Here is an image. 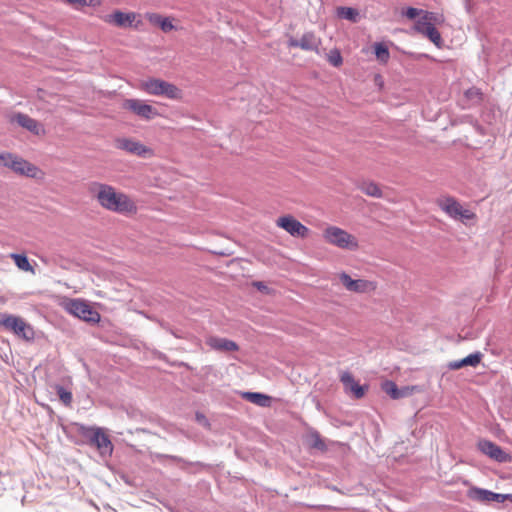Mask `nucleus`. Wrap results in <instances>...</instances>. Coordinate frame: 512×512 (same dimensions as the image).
I'll use <instances>...</instances> for the list:
<instances>
[{
    "mask_svg": "<svg viewBox=\"0 0 512 512\" xmlns=\"http://www.w3.org/2000/svg\"><path fill=\"white\" fill-rule=\"evenodd\" d=\"M436 205L453 220L461 221L464 224L477 220L476 213L462 205L455 197L449 195L440 196L436 199Z\"/></svg>",
    "mask_w": 512,
    "mask_h": 512,
    "instance_id": "nucleus-4",
    "label": "nucleus"
},
{
    "mask_svg": "<svg viewBox=\"0 0 512 512\" xmlns=\"http://www.w3.org/2000/svg\"><path fill=\"white\" fill-rule=\"evenodd\" d=\"M374 48L377 59L383 63H386L390 57L388 48L381 43H377Z\"/></svg>",
    "mask_w": 512,
    "mask_h": 512,
    "instance_id": "nucleus-26",
    "label": "nucleus"
},
{
    "mask_svg": "<svg viewBox=\"0 0 512 512\" xmlns=\"http://www.w3.org/2000/svg\"><path fill=\"white\" fill-rule=\"evenodd\" d=\"M321 45V39L313 32H306L299 39V48L306 51H318Z\"/></svg>",
    "mask_w": 512,
    "mask_h": 512,
    "instance_id": "nucleus-20",
    "label": "nucleus"
},
{
    "mask_svg": "<svg viewBox=\"0 0 512 512\" xmlns=\"http://www.w3.org/2000/svg\"><path fill=\"white\" fill-rule=\"evenodd\" d=\"M326 243L343 250L354 251L359 248L358 239L338 226H327L322 233Z\"/></svg>",
    "mask_w": 512,
    "mask_h": 512,
    "instance_id": "nucleus-5",
    "label": "nucleus"
},
{
    "mask_svg": "<svg viewBox=\"0 0 512 512\" xmlns=\"http://www.w3.org/2000/svg\"><path fill=\"white\" fill-rule=\"evenodd\" d=\"M61 306L69 314L86 322L98 323L100 321V314L83 300L65 299Z\"/></svg>",
    "mask_w": 512,
    "mask_h": 512,
    "instance_id": "nucleus-7",
    "label": "nucleus"
},
{
    "mask_svg": "<svg viewBox=\"0 0 512 512\" xmlns=\"http://www.w3.org/2000/svg\"><path fill=\"white\" fill-rule=\"evenodd\" d=\"M59 399L66 406H70L72 403V393L64 389L62 386L56 388Z\"/></svg>",
    "mask_w": 512,
    "mask_h": 512,
    "instance_id": "nucleus-31",
    "label": "nucleus"
},
{
    "mask_svg": "<svg viewBox=\"0 0 512 512\" xmlns=\"http://www.w3.org/2000/svg\"><path fill=\"white\" fill-rule=\"evenodd\" d=\"M463 367L461 360H455L448 363V368L450 370H459Z\"/></svg>",
    "mask_w": 512,
    "mask_h": 512,
    "instance_id": "nucleus-38",
    "label": "nucleus"
},
{
    "mask_svg": "<svg viewBox=\"0 0 512 512\" xmlns=\"http://www.w3.org/2000/svg\"><path fill=\"white\" fill-rule=\"evenodd\" d=\"M197 419H198L199 421H205V422H206L205 417H204V416H202V415H199V414H198V415H197Z\"/></svg>",
    "mask_w": 512,
    "mask_h": 512,
    "instance_id": "nucleus-41",
    "label": "nucleus"
},
{
    "mask_svg": "<svg viewBox=\"0 0 512 512\" xmlns=\"http://www.w3.org/2000/svg\"><path fill=\"white\" fill-rule=\"evenodd\" d=\"M340 379L346 390L351 392L355 398L359 399L365 395L366 387L359 385L349 372H344Z\"/></svg>",
    "mask_w": 512,
    "mask_h": 512,
    "instance_id": "nucleus-19",
    "label": "nucleus"
},
{
    "mask_svg": "<svg viewBox=\"0 0 512 512\" xmlns=\"http://www.w3.org/2000/svg\"><path fill=\"white\" fill-rule=\"evenodd\" d=\"M173 20L174 18L172 17H164V19L161 20L160 29L165 33L176 29V27L173 25Z\"/></svg>",
    "mask_w": 512,
    "mask_h": 512,
    "instance_id": "nucleus-34",
    "label": "nucleus"
},
{
    "mask_svg": "<svg viewBox=\"0 0 512 512\" xmlns=\"http://www.w3.org/2000/svg\"><path fill=\"white\" fill-rule=\"evenodd\" d=\"M138 15L134 12L124 13L122 11H115L112 14L106 16L105 21L112 23L117 27H131L136 21Z\"/></svg>",
    "mask_w": 512,
    "mask_h": 512,
    "instance_id": "nucleus-18",
    "label": "nucleus"
},
{
    "mask_svg": "<svg viewBox=\"0 0 512 512\" xmlns=\"http://www.w3.org/2000/svg\"><path fill=\"white\" fill-rule=\"evenodd\" d=\"M10 258L13 259V261H14L15 265L18 267V269L25 271V272H30L32 274L35 273V270H34L33 266L30 264L26 255L12 253V254H10Z\"/></svg>",
    "mask_w": 512,
    "mask_h": 512,
    "instance_id": "nucleus-22",
    "label": "nucleus"
},
{
    "mask_svg": "<svg viewBox=\"0 0 512 512\" xmlns=\"http://www.w3.org/2000/svg\"><path fill=\"white\" fill-rule=\"evenodd\" d=\"M382 390L387 393L392 399H399V388L393 381H385L382 384Z\"/></svg>",
    "mask_w": 512,
    "mask_h": 512,
    "instance_id": "nucleus-25",
    "label": "nucleus"
},
{
    "mask_svg": "<svg viewBox=\"0 0 512 512\" xmlns=\"http://www.w3.org/2000/svg\"><path fill=\"white\" fill-rule=\"evenodd\" d=\"M337 15L340 18L347 19L351 22H357L359 18V12L351 7H339L337 8Z\"/></svg>",
    "mask_w": 512,
    "mask_h": 512,
    "instance_id": "nucleus-24",
    "label": "nucleus"
},
{
    "mask_svg": "<svg viewBox=\"0 0 512 512\" xmlns=\"http://www.w3.org/2000/svg\"><path fill=\"white\" fill-rule=\"evenodd\" d=\"M205 342L207 346L210 347V349L219 352H231L237 351L239 349V346L236 342L223 337L210 335L206 337Z\"/></svg>",
    "mask_w": 512,
    "mask_h": 512,
    "instance_id": "nucleus-17",
    "label": "nucleus"
},
{
    "mask_svg": "<svg viewBox=\"0 0 512 512\" xmlns=\"http://www.w3.org/2000/svg\"><path fill=\"white\" fill-rule=\"evenodd\" d=\"M360 190L371 197H382V191L380 187L374 182H363L360 186Z\"/></svg>",
    "mask_w": 512,
    "mask_h": 512,
    "instance_id": "nucleus-23",
    "label": "nucleus"
},
{
    "mask_svg": "<svg viewBox=\"0 0 512 512\" xmlns=\"http://www.w3.org/2000/svg\"><path fill=\"white\" fill-rule=\"evenodd\" d=\"M147 19L150 23L160 27L161 20H163L164 17L157 13H151L147 14Z\"/></svg>",
    "mask_w": 512,
    "mask_h": 512,
    "instance_id": "nucleus-36",
    "label": "nucleus"
},
{
    "mask_svg": "<svg viewBox=\"0 0 512 512\" xmlns=\"http://www.w3.org/2000/svg\"><path fill=\"white\" fill-rule=\"evenodd\" d=\"M122 107L145 120H151L159 115L155 107L140 99H126Z\"/></svg>",
    "mask_w": 512,
    "mask_h": 512,
    "instance_id": "nucleus-12",
    "label": "nucleus"
},
{
    "mask_svg": "<svg viewBox=\"0 0 512 512\" xmlns=\"http://www.w3.org/2000/svg\"><path fill=\"white\" fill-rule=\"evenodd\" d=\"M138 89L152 95L161 96L171 100H181L182 90L175 84L167 82L160 78L149 77L139 81Z\"/></svg>",
    "mask_w": 512,
    "mask_h": 512,
    "instance_id": "nucleus-3",
    "label": "nucleus"
},
{
    "mask_svg": "<svg viewBox=\"0 0 512 512\" xmlns=\"http://www.w3.org/2000/svg\"><path fill=\"white\" fill-rule=\"evenodd\" d=\"M338 278L342 286L349 292L354 293H371L377 289V283L366 279H352L345 272L338 274Z\"/></svg>",
    "mask_w": 512,
    "mask_h": 512,
    "instance_id": "nucleus-10",
    "label": "nucleus"
},
{
    "mask_svg": "<svg viewBox=\"0 0 512 512\" xmlns=\"http://www.w3.org/2000/svg\"><path fill=\"white\" fill-rule=\"evenodd\" d=\"M116 147L129 154L142 158H152L155 155L154 150L133 138H119L116 140Z\"/></svg>",
    "mask_w": 512,
    "mask_h": 512,
    "instance_id": "nucleus-11",
    "label": "nucleus"
},
{
    "mask_svg": "<svg viewBox=\"0 0 512 512\" xmlns=\"http://www.w3.org/2000/svg\"><path fill=\"white\" fill-rule=\"evenodd\" d=\"M420 391H421V388L416 385L404 386L401 389H399V399L411 396L412 394H414L416 392H420Z\"/></svg>",
    "mask_w": 512,
    "mask_h": 512,
    "instance_id": "nucleus-33",
    "label": "nucleus"
},
{
    "mask_svg": "<svg viewBox=\"0 0 512 512\" xmlns=\"http://www.w3.org/2000/svg\"><path fill=\"white\" fill-rule=\"evenodd\" d=\"M482 354L477 352L474 354H470L467 357L461 359V363L463 367L472 366L476 367L481 362Z\"/></svg>",
    "mask_w": 512,
    "mask_h": 512,
    "instance_id": "nucleus-30",
    "label": "nucleus"
},
{
    "mask_svg": "<svg viewBox=\"0 0 512 512\" xmlns=\"http://www.w3.org/2000/svg\"><path fill=\"white\" fill-rule=\"evenodd\" d=\"M89 191L98 204L107 211L126 216L135 215L138 211L136 202L129 195L109 184L94 182L90 185Z\"/></svg>",
    "mask_w": 512,
    "mask_h": 512,
    "instance_id": "nucleus-1",
    "label": "nucleus"
},
{
    "mask_svg": "<svg viewBox=\"0 0 512 512\" xmlns=\"http://www.w3.org/2000/svg\"><path fill=\"white\" fill-rule=\"evenodd\" d=\"M242 397L245 400L261 407H268L271 403L270 396L258 392H244Z\"/></svg>",
    "mask_w": 512,
    "mask_h": 512,
    "instance_id": "nucleus-21",
    "label": "nucleus"
},
{
    "mask_svg": "<svg viewBox=\"0 0 512 512\" xmlns=\"http://www.w3.org/2000/svg\"><path fill=\"white\" fill-rule=\"evenodd\" d=\"M69 5L74 7L83 6H98L101 4V0H65Z\"/></svg>",
    "mask_w": 512,
    "mask_h": 512,
    "instance_id": "nucleus-32",
    "label": "nucleus"
},
{
    "mask_svg": "<svg viewBox=\"0 0 512 512\" xmlns=\"http://www.w3.org/2000/svg\"><path fill=\"white\" fill-rule=\"evenodd\" d=\"M0 327L14 333L16 336L26 341H32L35 338L34 328L19 316L1 314Z\"/></svg>",
    "mask_w": 512,
    "mask_h": 512,
    "instance_id": "nucleus-6",
    "label": "nucleus"
},
{
    "mask_svg": "<svg viewBox=\"0 0 512 512\" xmlns=\"http://www.w3.org/2000/svg\"><path fill=\"white\" fill-rule=\"evenodd\" d=\"M474 93H475V94H478V92H477L476 90H472V89H471V90H468V91H467V95H472V94H474Z\"/></svg>",
    "mask_w": 512,
    "mask_h": 512,
    "instance_id": "nucleus-40",
    "label": "nucleus"
},
{
    "mask_svg": "<svg viewBox=\"0 0 512 512\" xmlns=\"http://www.w3.org/2000/svg\"><path fill=\"white\" fill-rule=\"evenodd\" d=\"M312 437H313V444H312L313 447L319 448V449L325 448V444L318 434H313Z\"/></svg>",
    "mask_w": 512,
    "mask_h": 512,
    "instance_id": "nucleus-37",
    "label": "nucleus"
},
{
    "mask_svg": "<svg viewBox=\"0 0 512 512\" xmlns=\"http://www.w3.org/2000/svg\"><path fill=\"white\" fill-rule=\"evenodd\" d=\"M478 448L483 454L497 462L504 463L511 460V456L492 441L481 440L478 443Z\"/></svg>",
    "mask_w": 512,
    "mask_h": 512,
    "instance_id": "nucleus-14",
    "label": "nucleus"
},
{
    "mask_svg": "<svg viewBox=\"0 0 512 512\" xmlns=\"http://www.w3.org/2000/svg\"><path fill=\"white\" fill-rule=\"evenodd\" d=\"M0 165L19 176L37 180L45 177L44 171L38 166L13 153L0 152Z\"/></svg>",
    "mask_w": 512,
    "mask_h": 512,
    "instance_id": "nucleus-2",
    "label": "nucleus"
},
{
    "mask_svg": "<svg viewBox=\"0 0 512 512\" xmlns=\"http://www.w3.org/2000/svg\"><path fill=\"white\" fill-rule=\"evenodd\" d=\"M276 226L288 234L297 238H306L309 235V228L302 224L291 214H285L276 219Z\"/></svg>",
    "mask_w": 512,
    "mask_h": 512,
    "instance_id": "nucleus-9",
    "label": "nucleus"
},
{
    "mask_svg": "<svg viewBox=\"0 0 512 512\" xmlns=\"http://www.w3.org/2000/svg\"><path fill=\"white\" fill-rule=\"evenodd\" d=\"M442 21L441 17L429 11H425L423 15L415 22L414 31L425 36L426 33Z\"/></svg>",
    "mask_w": 512,
    "mask_h": 512,
    "instance_id": "nucleus-16",
    "label": "nucleus"
},
{
    "mask_svg": "<svg viewBox=\"0 0 512 512\" xmlns=\"http://www.w3.org/2000/svg\"><path fill=\"white\" fill-rule=\"evenodd\" d=\"M425 11L419 10L417 8L409 7L404 12V15L409 19H415L418 16H422Z\"/></svg>",
    "mask_w": 512,
    "mask_h": 512,
    "instance_id": "nucleus-35",
    "label": "nucleus"
},
{
    "mask_svg": "<svg viewBox=\"0 0 512 512\" xmlns=\"http://www.w3.org/2000/svg\"><path fill=\"white\" fill-rule=\"evenodd\" d=\"M425 37H427L438 48L442 47L443 40L435 26L426 33Z\"/></svg>",
    "mask_w": 512,
    "mask_h": 512,
    "instance_id": "nucleus-27",
    "label": "nucleus"
},
{
    "mask_svg": "<svg viewBox=\"0 0 512 512\" xmlns=\"http://www.w3.org/2000/svg\"><path fill=\"white\" fill-rule=\"evenodd\" d=\"M288 45L294 48L299 47V39L291 38L288 42Z\"/></svg>",
    "mask_w": 512,
    "mask_h": 512,
    "instance_id": "nucleus-39",
    "label": "nucleus"
},
{
    "mask_svg": "<svg viewBox=\"0 0 512 512\" xmlns=\"http://www.w3.org/2000/svg\"><path fill=\"white\" fill-rule=\"evenodd\" d=\"M82 433L88 437L90 444L96 446L101 455H111L113 445L108 435L99 427H82Z\"/></svg>",
    "mask_w": 512,
    "mask_h": 512,
    "instance_id": "nucleus-8",
    "label": "nucleus"
},
{
    "mask_svg": "<svg viewBox=\"0 0 512 512\" xmlns=\"http://www.w3.org/2000/svg\"><path fill=\"white\" fill-rule=\"evenodd\" d=\"M12 122H16L18 125L33 133L34 135H44V126L37 120L23 113H16L11 117Z\"/></svg>",
    "mask_w": 512,
    "mask_h": 512,
    "instance_id": "nucleus-15",
    "label": "nucleus"
},
{
    "mask_svg": "<svg viewBox=\"0 0 512 512\" xmlns=\"http://www.w3.org/2000/svg\"><path fill=\"white\" fill-rule=\"evenodd\" d=\"M327 60L334 67H339L343 63L341 53L337 49L330 50V52L327 54Z\"/></svg>",
    "mask_w": 512,
    "mask_h": 512,
    "instance_id": "nucleus-29",
    "label": "nucleus"
},
{
    "mask_svg": "<svg viewBox=\"0 0 512 512\" xmlns=\"http://www.w3.org/2000/svg\"><path fill=\"white\" fill-rule=\"evenodd\" d=\"M468 497L481 503L504 502L506 500L512 502V494H498L476 487H473L468 491Z\"/></svg>",
    "mask_w": 512,
    "mask_h": 512,
    "instance_id": "nucleus-13",
    "label": "nucleus"
},
{
    "mask_svg": "<svg viewBox=\"0 0 512 512\" xmlns=\"http://www.w3.org/2000/svg\"><path fill=\"white\" fill-rule=\"evenodd\" d=\"M425 37H427L438 48L442 47L443 40L435 26L426 33Z\"/></svg>",
    "mask_w": 512,
    "mask_h": 512,
    "instance_id": "nucleus-28",
    "label": "nucleus"
}]
</instances>
